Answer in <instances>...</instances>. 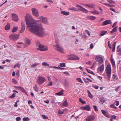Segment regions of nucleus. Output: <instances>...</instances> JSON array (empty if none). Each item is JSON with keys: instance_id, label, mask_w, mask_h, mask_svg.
Instances as JSON below:
<instances>
[{"instance_id": "obj_1", "label": "nucleus", "mask_w": 121, "mask_h": 121, "mask_svg": "<svg viewBox=\"0 0 121 121\" xmlns=\"http://www.w3.org/2000/svg\"><path fill=\"white\" fill-rule=\"evenodd\" d=\"M31 17L29 14H27L25 17L26 24L30 31L38 36L46 35L47 34L42 27L41 24H38V21L34 19H31L30 20L29 18Z\"/></svg>"}, {"instance_id": "obj_2", "label": "nucleus", "mask_w": 121, "mask_h": 121, "mask_svg": "<svg viewBox=\"0 0 121 121\" xmlns=\"http://www.w3.org/2000/svg\"><path fill=\"white\" fill-rule=\"evenodd\" d=\"M76 7L78 8V9H77L75 7H72L69 9L75 11L80 10L85 13H87L88 12V11L87 9L77 4Z\"/></svg>"}, {"instance_id": "obj_3", "label": "nucleus", "mask_w": 121, "mask_h": 121, "mask_svg": "<svg viewBox=\"0 0 121 121\" xmlns=\"http://www.w3.org/2000/svg\"><path fill=\"white\" fill-rule=\"evenodd\" d=\"M55 43L56 45H54L53 46L54 48L56 50L62 53H64V49L63 48L59 45V41L58 40H55Z\"/></svg>"}, {"instance_id": "obj_4", "label": "nucleus", "mask_w": 121, "mask_h": 121, "mask_svg": "<svg viewBox=\"0 0 121 121\" xmlns=\"http://www.w3.org/2000/svg\"><path fill=\"white\" fill-rule=\"evenodd\" d=\"M46 81L45 78L43 76H39L37 79V82L40 85Z\"/></svg>"}, {"instance_id": "obj_5", "label": "nucleus", "mask_w": 121, "mask_h": 121, "mask_svg": "<svg viewBox=\"0 0 121 121\" xmlns=\"http://www.w3.org/2000/svg\"><path fill=\"white\" fill-rule=\"evenodd\" d=\"M19 35L18 34H12L10 35L9 37L11 40L16 41L19 38Z\"/></svg>"}, {"instance_id": "obj_6", "label": "nucleus", "mask_w": 121, "mask_h": 121, "mask_svg": "<svg viewBox=\"0 0 121 121\" xmlns=\"http://www.w3.org/2000/svg\"><path fill=\"white\" fill-rule=\"evenodd\" d=\"M108 78L110 76L111 74V69L110 65H107L105 69Z\"/></svg>"}, {"instance_id": "obj_7", "label": "nucleus", "mask_w": 121, "mask_h": 121, "mask_svg": "<svg viewBox=\"0 0 121 121\" xmlns=\"http://www.w3.org/2000/svg\"><path fill=\"white\" fill-rule=\"evenodd\" d=\"M32 13L33 15L36 17H38L39 15V14L38 10L35 8H32L31 9Z\"/></svg>"}, {"instance_id": "obj_8", "label": "nucleus", "mask_w": 121, "mask_h": 121, "mask_svg": "<svg viewBox=\"0 0 121 121\" xmlns=\"http://www.w3.org/2000/svg\"><path fill=\"white\" fill-rule=\"evenodd\" d=\"M37 49L41 51H46L48 50V48L47 46H43L40 44L38 45Z\"/></svg>"}, {"instance_id": "obj_9", "label": "nucleus", "mask_w": 121, "mask_h": 121, "mask_svg": "<svg viewBox=\"0 0 121 121\" xmlns=\"http://www.w3.org/2000/svg\"><path fill=\"white\" fill-rule=\"evenodd\" d=\"M39 19H40L41 22L45 24H48V22L47 19L45 17L43 16H40L39 17Z\"/></svg>"}, {"instance_id": "obj_10", "label": "nucleus", "mask_w": 121, "mask_h": 121, "mask_svg": "<svg viewBox=\"0 0 121 121\" xmlns=\"http://www.w3.org/2000/svg\"><path fill=\"white\" fill-rule=\"evenodd\" d=\"M95 117L93 115L88 116L86 119V121H94L95 119Z\"/></svg>"}, {"instance_id": "obj_11", "label": "nucleus", "mask_w": 121, "mask_h": 121, "mask_svg": "<svg viewBox=\"0 0 121 121\" xmlns=\"http://www.w3.org/2000/svg\"><path fill=\"white\" fill-rule=\"evenodd\" d=\"M95 60L98 62L99 64H101L103 62V59L100 56H96L95 58Z\"/></svg>"}, {"instance_id": "obj_12", "label": "nucleus", "mask_w": 121, "mask_h": 121, "mask_svg": "<svg viewBox=\"0 0 121 121\" xmlns=\"http://www.w3.org/2000/svg\"><path fill=\"white\" fill-rule=\"evenodd\" d=\"M80 108L83 110H86L87 111H89L91 110L90 106L89 105H86L84 107H81Z\"/></svg>"}, {"instance_id": "obj_13", "label": "nucleus", "mask_w": 121, "mask_h": 121, "mask_svg": "<svg viewBox=\"0 0 121 121\" xmlns=\"http://www.w3.org/2000/svg\"><path fill=\"white\" fill-rule=\"evenodd\" d=\"M104 65L102 64L101 65L98 69L97 71L98 73H101L104 70Z\"/></svg>"}, {"instance_id": "obj_14", "label": "nucleus", "mask_w": 121, "mask_h": 121, "mask_svg": "<svg viewBox=\"0 0 121 121\" xmlns=\"http://www.w3.org/2000/svg\"><path fill=\"white\" fill-rule=\"evenodd\" d=\"M12 17L13 20L17 22L18 20V16L14 14H12Z\"/></svg>"}, {"instance_id": "obj_15", "label": "nucleus", "mask_w": 121, "mask_h": 121, "mask_svg": "<svg viewBox=\"0 0 121 121\" xmlns=\"http://www.w3.org/2000/svg\"><path fill=\"white\" fill-rule=\"evenodd\" d=\"M22 27L21 28V30L20 31V32L21 33H22L24 32L25 29V23L23 22H22L21 23Z\"/></svg>"}, {"instance_id": "obj_16", "label": "nucleus", "mask_w": 121, "mask_h": 121, "mask_svg": "<svg viewBox=\"0 0 121 121\" xmlns=\"http://www.w3.org/2000/svg\"><path fill=\"white\" fill-rule=\"evenodd\" d=\"M111 23V20H106L103 22L102 25L105 26Z\"/></svg>"}, {"instance_id": "obj_17", "label": "nucleus", "mask_w": 121, "mask_h": 121, "mask_svg": "<svg viewBox=\"0 0 121 121\" xmlns=\"http://www.w3.org/2000/svg\"><path fill=\"white\" fill-rule=\"evenodd\" d=\"M117 52L119 55H121V46L118 45L117 47Z\"/></svg>"}, {"instance_id": "obj_18", "label": "nucleus", "mask_w": 121, "mask_h": 121, "mask_svg": "<svg viewBox=\"0 0 121 121\" xmlns=\"http://www.w3.org/2000/svg\"><path fill=\"white\" fill-rule=\"evenodd\" d=\"M101 111L103 114L105 116L108 117H110V116L108 114L107 112L104 110H102Z\"/></svg>"}, {"instance_id": "obj_19", "label": "nucleus", "mask_w": 121, "mask_h": 121, "mask_svg": "<svg viewBox=\"0 0 121 121\" xmlns=\"http://www.w3.org/2000/svg\"><path fill=\"white\" fill-rule=\"evenodd\" d=\"M87 18L88 19L92 20L96 19V17L93 16H89L87 17Z\"/></svg>"}, {"instance_id": "obj_20", "label": "nucleus", "mask_w": 121, "mask_h": 121, "mask_svg": "<svg viewBox=\"0 0 121 121\" xmlns=\"http://www.w3.org/2000/svg\"><path fill=\"white\" fill-rule=\"evenodd\" d=\"M60 13L61 14L66 16L70 14L69 12H66L64 11H61Z\"/></svg>"}, {"instance_id": "obj_21", "label": "nucleus", "mask_w": 121, "mask_h": 121, "mask_svg": "<svg viewBox=\"0 0 121 121\" xmlns=\"http://www.w3.org/2000/svg\"><path fill=\"white\" fill-rule=\"evenodd\" d=\"M30 39H27L26 41V47L28 46L30 44Z\"/></svg>"}, {"instance_id": "obj_22", "label": "nucleus", "mask_w": 121, "mask_h": 121, "mask_svg": "<svg viewBox=\"0 0 121 121\" xmlns=\"http://www.w3.org/2000/svg\"><path fill=\"white\" fill-rule=\"evenodd\" d=\"M33 87L35 91L37 92H38L39 88L35 84L33 86Z\"/></svg>"}, {"instance_id": "obj_23", "label": "nucleus", "mask_w": 121, "mask_h": 121, "mask_svg": "<svg viewBox=\"0 0 121 121\" xmlns=\"http://www.w3.org/2000/svg\"><path fill=\"white\" fill-rule=\"evenodd\" d=\"M63 105L65 107H67L68 106V104L67 99H65L63 102Z\"/></svg>"}, {"instance_id": "obj_24", "label": "nucleus", "mask_w": 121, "mask_h": 121, "mask_svg": "<svg viewBox=\"0 0 121 121\" xmlns=\"http://www.w3.org/2000/svg\"><path fill=\"white\" fill-rule=\"evenodd\" d=\"M90 13L92 14H94L97 15H99V12L96 10L91 11L90 12Z\"/></svg>"}, {"instance_id": "obj_25", "label": "nucleus", "mask_w": 121, "mask_h": 121, "mask_svg": "<svg viewBox=\"0 0 121 121\" xmlns=\"http://www.w3.org/2000/svg\"><path fill=\"white\" fill-rule=\"evenodd\" d=\"M10 28V25L9 23H8L7 25L5 27V30H9Z\"/></svg>"}, {"instance_id": "obj_26", "label": "nucleus", "mask_w": 121, "mask_h": 121, "mask_svg": "<svg viewBox=\"0 0 121 121\" xmlns=\"http://www.w3.org/2000/svg\"><path fill=\"white\" fill-rule=\"evenodd\" d=\"M74 56L73 55H71L69 56H68V59L73 60Z\"/></svg>"}, {"instance_id": "obj_27", "label": "nucleus", "mask_w": 121, "mask_h": 121, "mask_svg": "<svg viewBox=\"0 0 121 121\" xmlns=\"http://www.w3.org/2000/svg\"><path fill=\"white\" fill-rule=\"evenodd\" d=\"M87 92L89 97L91 98H93V96L91 94V92L89 90H88L87 91Z\"/></svg>"}, {"instance_id": "obj_28", "label": "nucleus", "mask_w": 121, "mask_h": 121, "mask_svg": "<svg viewBox=\"0 0 121 121\" xmlns=\"http://www.w3.org/2000/svg\"><path fill=\"white\" fill-rule=\"evenodd\" d=\"M62 91H60L57 93L56 94V95H61L63 94V92L64 91L63 90H62Z\"/></svg>"}, {"instance_id": "obj_29", "label": "nucleus", "mask_w": 121, "mask_h": 121, "mask_svg": "<svg viewBox=\"0 0 121 121\" xmlns=\"http://www.w3.org/2000/svg\"><path fill=\"white\" fill-rule=\"evenodd\" d=\"M18 28V27L17 26L14 27L12 30V32L14 33L16 32Z\"/></svg>"}, {"instance_id": "obj_30", "label": "nucleus", "mask_w": 121, "mask_h": 121, "mask_svg": "<svg viewBox=\"0 0 121 121\" xmlns=\"http://www.w3.org/2000/svg\"><path fill=\"white\" fill-rule=\"evenodd\" d=\"M107 32V31H103L101 33L100 35L102 36L105 34Z\"/></svg>"}, {"instance_id": "obj_31", "label": "nucleus", "mask_w": 121, "mask_h": 121, "mask_svg": "<svg viewBox=\"0 0 121 121\" xmlns=\"http://www.w3.org/2000/svg\"><path fill=\"white\" fill-rule=\"evenodd\" d=\"M76 80L79 82H81L82 83H83V82L80 78H77Z\"/></svg>"}, {"instance_id": "obj_32", "label": "nucleus", "mask_w": 121, "mask_h": 121, "mask_svg": "<svg viewBox=\"0 0 121 121\" xmlns=\"http://www.w3.org/2000/svg\"><path fill=\"white\" fill-rule=\"evenodd\" d=\"M79 59V58L78 56L74 55L73 60H78Z\"/></svg>"}, {"instance_id": "obj_33", "label": "nucleus", "mask_w": 121, "mask_h": 121, "mask_svg": "<svg viewBox=\"0 0 121 121\" xmlns=\"http://www.w3.org/2000/svg\"><path fill=\"white\" fill-rule=\"evenodd\" d=\"M60 66L61 67H65L66 66L65 63H60V65L59 66Z\"/></svg>"}, {"instance_id": "obj_34", "label": "nucleus", "mask_w": 121, "mask_h": 121, "mask_svg": "<svg viewBox=\"0 0 121 121\" xmlns=\"http://www.w3.org/2000/svg\"><path fill=\"white\" fill-rule=\"evenodd\" d=\"M42 65L45 66H48L49 67L50 66H49V64H47L46 62H43L42 63Z\"/></svg>"}, {"instance_id": "obj_35", "label": "nucleus", "mask_w": 121, "mask_h": 121, "mask_svg": "<svg viewBox=\"0 0 121 121\" xmlns=\"http://www.w3.org/2000/svg\"><path fill=\"white\" fill-rule=\"evenodd\" d=\"M113 57V55L112 54L111 55V61L112 64V66L113 65V59L112 58Z\"/></svg>"}, {"instance_id": "obj_36", "label": "nucleus", "mask_w": 121, "mask_h": 121, "mask_svg": "<svg viewBox=\"0 0 121 121\" xmlns=\"http://www.w3.org/2000/svg\"><path fill=\"white\" fill-rule=\"evenodd\" d=\"M90 8L93 9H94L95 8V4H90Z\"/></svg>"}, {"instance_id": "obj_37", "label": "nucleus", "mask_w": 121, "mask_h": 121, "mask_svg": "<svg viewBox=\"0 0 121 121\" xmlns=\"http://www.w3.org/2000/svg\"><path fill=\"white\" fill-rule=\"evenodd\" d=\"M23 120L24 121H29L30 120V119L28 117H24L23 118Z\"/></svg>"}, {"instance_id": "obj_38", "label": "nucleus", "mask_w": 121, "mask_h": 121, "mask_svg": "<svg viewBox=\"0 0 121 121\" xmlns=\"http://www.w3.org/2000/svg\"><path fill=\"white\" fill-rule=\"evenodd\" d=\"M93 108L94 110L96 111H98V109L97 108V106L95 105H93Z\"/></svg>"}, {"instance_id": "obj_39", "label": "nucleus", "mask_w": 121, "mask_h": 121, "mask_svg": "<svg viewBox=\"0 0 121 121\" xmlns=\"http://www.w3.org/2000/svg\"><path fill=\"white\" fill-rule=\"evenodd\" d=\"M58 113L61 114H63V111L61 110H59Z\"/></svg>"}, {"instance_id": "obj_40", "label": "nucleus", "mask_w": 121, "mask_h": 121, "mask_svg": "<svg viewBox=\"0 0 121 121\" xmlns=\"http://www.w3.org/2000/svg\"><path fill=\"white\" fill-rule=\"evenodd\" d=\"M39 64L35 63L32 65V67H34L39 65Z\"/></svg>"}, {"instance_id": "obj_41", "label": "nucleus", "mask_w": 121, "mask_h": 121, "mask_svg": "<svg viewBox=\"0 0 121 121\" xmlns=\"http://www.w3.org/2000/svg\"><path fill=\"white\" fill-rule=\"evenodd\" d=\"M65 84L66 86H68L69 85V82L66 81V80H65Z\"/></svg>"}, {"instance_id": "obj_42", "label": "nucleus", "mask_w": 121, "mask_h": 121, "mask_svg": "<svg viewBox=\"0 0 121 121\" xmlns=\"http://www.w3.org/2000/svg\"><path fill=\"white\" fill-rule=\"evenodd\" d=\"M15 93H13L12 95L10 96V98H14L15 96Z\"/></svg>"}, {"instance_id": "obj_43", "label": "nucleus", "mask_w": 121, "mask_h": 121, "mask_svg": "<svg viewBox=\"0 0 121 121\" xmlns=\"http://www.w3.org/2000/svg\"><path fill=\"white\" fill-rule=\"evenodd\" d=\"M48 83V86H51L53 84L52 82V81H50Z\"/></svg>"}, {"instance_id": "obj_44", "label": "nucleus", "mask_w": 121, "mask_h": 121, "mask_svg": "<svg viewBox=\"0 0 121 121\" xmlns=\"http://www.w3.org/2000/svg\"><path fill=\"white\" fill-rule=\"evenodd\" d=\"M12 82L15 84H17V82L15 79H13Z\"/></svg>"}, {"instance_id": "obj_45", "label": "nucleus", "mask_w": 121, "mask_h": 121, "mask_svg": "<svg viewBox=\"0 0 121 121\" xmlns=\"http://www.w3.org/2000/svg\"><path fill=\"white\" fill-rule=\"evenodd\" d=\"M42 116L44 119H47L48 118V117L46 115H42Z\"/></svg>"}, {"instance_id": "obj_46", "label": "nucleus", "mask_w": 121, "mask_h": 121, "mask_svg": "<svg viewBox=\"0 0 121 121\" xmlns=\"http://www.w3.org/2000/svg\"><path fill=\"white\" fill-rule=\"evenodd\" d=\"M80 101L83 104H85L86 103L85 101H83L81 98H80L79 99Z\"/></svg>"}, {"instance_id": "obj_47", "label": "nucleus", "mask_w": 121, "mask_h": 121, "mask_svg": "<svg viewBox=\"0 0 121 121\" xmlns=\"http://www.w3.org/2000/svg\"><path fill=\"white\" fill-rule=\"evenodd\" d=\"M104 4L108 6L109 7H111L112 5H111L110 4H109L108 3H104L103 4Z\"/></svg>"}, {"instance_id": "obj_48", "label": "nucleus", "mask_w": 121, "mask_h": 121, "mask_svg": "<svg viewBox=\"0 0 121 121\" xmlns=\"http://www.w3.org/2000/svg\"><path fill=\"white\" fill-rule=\"evenodd\" d=\"M115 103H116V105L117 106L119 104V102L117 101H115Z\"/></svg>"}, {"instance_id": "obj_49", "label": "nucleus", "mask_w": 121, "mask_h": 121, "mask_svg": "<svg viewBox=\"0 0 121 121\" xmlns=\"http://www.w3.org/2000/svg\"><path fill=\"white\" fill-rule=\"evenodd\" d=\"M20 90L22 92H26L25 90L22 87Z\"/></svg>"}, {"instance_id": "obj_50", "label": "nucleus", "mask_w": 121, "mask_h": 121, "mask_svg": "<svg viewBox=\"0 0 121 121\" xmlns=\"http://www.w3.org/2000/svg\"><path fill=\"white\" fill-rule=\"evenodd\" d=\"M16 119L17 121H19L21 119V118L20 117H18L16 118Z\"/></svg>"}, {"instance_id": "obj_51", "label": "nucleus", "mask_w": 121, "mask_h": 121, "mask_svg": "<svg viewBox=\"0 0 121 121\" xmlns=\"http://www.w3.org/2000/svg\"><path fill=\"white\" fill-rule=\"evenodd\" d=\"M93 87L95 89H97L99 88V86L96 85H94L93 86Z\"/></svg>"}, {"instance_id": "obj_52", "label": "nucleus", "mask_w": 121, "mask_h": 121, "mask_svg": "<svg viewBox=\"0 0 121 121\" xmlns=\"http://www.w3.org/2000/svg\"><path fill=\"white\" fill-rule=\"evenodd\" d=\"M19 101V100H18L16 102L15 104L14 105V106L15 107H17V103Z\"/></svg>"}, {"instance_id": "obj_53", "label": "nucleus", "mask_w": 121, "mask_h": 121, "mask_svg": "<svg viewBox=\"0 0 121 121\" xmlns=\"http://www.w3.org/2000/svg\"><path fill=\"white\" fill-rule=\"evenodd\" d=\"M49 67L51 68H56L58 69V67L55 66H49Z\"/></svg>"}, {"instance_id": "obj_54", "label": "nucleus", "mask_w": 121, "mask_h": 121, "mask_svg": "<svg viewBox=\"0 0 121 121\" xmlns=\"http://www.w3.org/2000/svg\"><path fill=\"white\" fill-rule=\"evenodd\" d=\"M63 73L65 74H67L68 75H70V73H69L67 71L64 72Z\"/></svg>"}, {"instance_id": "obj_55", "label": "nucleus", "mask_w": 121, "mask_h": 121, "mask_svg": "<svg viewBox=\"0 0 121 121\" xmlns=\"http://www.w3.org/2000/svg\"><path fill=\"white\" fill-rule=\"evenodd\" d=\"M85 31L89 35H90L89 31L87 30H86Z\"/></svg>"}, {"instance_id": "obj_56", "label": "nucleus", "mask_w": 121, "mask_h": 121, "mask_svg": "<svg viewBox=\"0 0 121 121\" xmlns=\"http://www.w3.org/2000/svg\"><path fill=\"white\" fill-rule=\"evenodd\" d=\"M107 1L109 2L110 4H112V3H113V2L112 0H107Z\"/></svg>"}, {"instance_id": "obj_57", "label": "nucleus", "mask_w": 121, "mask_h": 121, "mask_svg": "<svg viewBox=\"0 0 121 121\" xmlns=\"http://www.w3.org/2000/svg\"><path fill=\"white\" fill-rule=\"evenodd\" d=\"M86 64L87 65H91V61H89L88 62L86 63Z\"/></svg>"}, {"instance_id": "obj_58", "label": "nucleus", "mask_w": 121, "mask_h": 121, "mask_svg": "<svg viewBox=\"0 0 121 121\" xmlns=\"http://www.w3.org/2000/svg\"><path fill=\"white\" fill-rule=\"evenodd\" d=\"M83 80L84 82L85 83H89V82L88 81H86V79L85 78H83Z\"/></svg>"}, {"instance_id": "obj_59", "label": "nucleus", "mask_w": 121, "mask_h": 121, "mask_svg": "<svg viewBox=\"0 0 121 121\" xmlns=\"http://www.w3.org/2000/svg\"><path fill=\"white\" fill-rule=\"evenodd\" d=\"M90 48L91 49H92L93 48V44L92 43H91V44L90 45Z\"/></svg>"}, {"instance_id": "obj_60", "label": "nucleus", "mask_w": 121, "mask_h": 121, "mask_svg": "<svg viewBox=\"0 0 121 121\" xmlns=\"http://www.w3.org/2000/svg\"><path fill=\"white\" fill-rule=\"evenodd\" d=\"M120 86H118L116 89H115V91H118V89L120 88Z\"/></svg>"}, {"instance_id": "obj_61", "label": "nucleus", "mask_w": 121, "mask_h": 121, "mask_svg": "<svg viewBox=\"0 0 121 121\" xmlns=\"http://www.w3.org/2000/svg\"><path fill=\"white\" fill-rule=\"evenodd\" d=\"M104 98H103L101 99L100 101L103 102H104L105 101V100L104 99Z\"/></svg>"}, {"instance_id": "obj_62", "label": "nucleus", "mask_w": 121, "mask_h": 121, "mask_svg": "<svg viewBox=\"0 0 121 121\" xmlns=\"http://www.w3.org/2000/svg\"><path fill=\"white\" fill-rule=\"evenodd\" d=\"M65 68H61L60 67H58V69H59L61 70L64 69Z\"/></svg>"}, {"instance_id": "obj_63", "label": "nucleus", "mask_w": 121, "mask_h": 121, "mask_svg": "<svg viewBox=\"0 0 121 121\" xmlns=\"http://www.w3.org/2000/svg\"><path fill=\"white\" fill-rule=\"evenodd\" d=\"M28 103L29 104H32V102L30 100H29L28 101Z\"/></svg>"}, {"instance_id": "obj_64", "label": "nucleus", "mask_w": 121, "mask_h": 121, "mask_svg": "<svg viewBox=\"0 0 121 121\" xmlns=\"http://www.w3.org/2000/svg\"><path fill=\"white\" fill-rule=\"evenodd\" d=\"M87 37V36L85 35H83L82 37V38L83 39H86Z\"/></svg>"}]
</instances>
